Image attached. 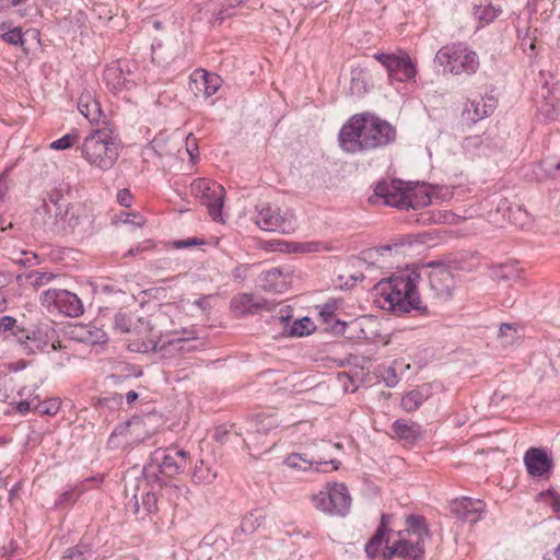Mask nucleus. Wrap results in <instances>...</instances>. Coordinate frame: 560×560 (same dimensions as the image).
<instances>
[{
    "label": "nucleus",
    "mask_w": 560,
    "mask_h": 560,
    "mask_svg": "<svg viewBox=\"0 0 560 560\" xmlns=\"http://www.w3.org/2000/svg\"><path fill=\"white\" fill-rule=\"evenodd\" d=\"M395 140V127L369 112L353 115L339 131L341 149L352 154L381 149Z\"/></svg>",
    "instance_id": "nucleus-1"
},
{
    "label": "nucleus",
    "mask_w": 560,
    "mask_h": 560,
    "mask_svg": "<svg viewBox=\"0 0 560 560\" xmlns=\"http://www.w3.org/2000/svg\"><path fill=\"white\" fill-rule=\"evenodd\" d=\"M45 207L49 213L46 224L55 234L77 233L85 236L91 235L95 230L93 210L84 203H70L58 189L48 194Z\"/></svg>",
    "instance_id": "nucleus-2"
},
{
    "label": "nucleus",
    "mask_w": 560,
    "mask_h": 560,
    "mask_svg": "<svg viewBox=\"0 0 560 560\" xmlns=\"http://www.w3.org/2000/svg\"><path fill=\"white\" fill-rule=\"evenodd\" d=\"M420 278L417 270L405 271L382 279L374 285L373 291L376 296L383 298L390 311L397 314L415 311L420 315H425L428 306L420 299L417 289Z\"/></svg>",
    "instance_id": "nucleus-3"
},
{
    "label": "nucleus",
    "mask_w": 560,
    "mask_h": 560,
    "mask_svg": "<svg viewBox=\"0 0 560 560\" xmlns=\"http://www.w3.org/2000/svg\"><path fill=\"white\" fill-rule=\"evenodd\" d=\"M121 149L118 135L108 124L91 130L78 147L81 158L101 173L108 172L115 166Z\"/></svg>",
    "instance_id": "nucleus-4"
},
{
    "label": "nucleus",
    "mask_w": 560,
    "mask_h": 560,
    "mask_svg": "<svg viewBox=\"0 0 560 560\" xmlns=\"http://www.w3.org/2000/svg\"><path fill=\"white\" fill-rule=\"evenodd\" d=\"M430 538L427 521L421 515H409L406 528L397 533V539L389 545L386 539L384 560H423L424 540Z\"/></svg>",
    "instance_id": "nucleus-5"
},
{
    "label": "nucleus",
    "mask_w": 560,
    "mask_h": 560,
    "mask_svg": "<svg viewBox=\"0 0 560 560\" xmlns=\"http://www.w3.org/2000/svg\"><path fill=\"white\" fill-rule=\"evenodd\" d=\"M435 62L444 73L457 77H471L479 70V56L467 44L451 43L441 47L435 54Z\"/></svg>",
    "instance_id": "nucleus-6"
},
{
    "label": "nucleus",
    "mask_w": 560,
    "mask_h": 560,
    "mask_svg": "<svg viewBox=\"0 0 560 560\" xmlns=\"http://www.w3.org/2000/svg\"><path fill=\"white\" fill-rule=\"evenodd\" d=\"M189 460V453L184 450L177 447L158 448L151 454L149 463L143 467V475L150 477L160 472L165 477H174L186 469Z\"/></svg>",
    "instance_id": "nucleus-7"
},
{
    "label": "nucleus",
    "mask_w": 560,
    "mask_h": 560,
    "mask_svg": "<svg viewBox=\"0 0 560 560\" xmlns=\"http://www.w3.org/2000/svg\"><path fill=\"white\" fill-rule=\"evenodd\" d=\"M314 506L329 515L345 516L351 505V497L345 483H327L312 498Z\"/></svg>",
    "instance_id": "nucleus-8"
},
{
    "label": "nucleus",
    "mask_w": 560,
    "mask_h": 560,
    "mask_svg": "<svg viewBox=\"0 0 560 560\" xmlns=\"http://www.w3.org/2000/svg\"><path fill=\"white\" fill-rule=\"evenodd\" d=\"M190 190L192 196L207 207L209 215L213 221L222 220V208L225 195L222 185L209 178H196L190 185Z\"/></svg>",
    "instance_id": "nucleus-9"
},
{
    "label": "nucleus",
    "mask_w": 560,
    "mask_h": 560,
    "mask_svg": "<svg viewBox=\"0 0 560 560\" xmlns=\"http://www.w3.org/2000/svg\"><path fill=\"white\" fill-rule=\"evenodd\" d=\"M197 339L192 329L185 328L182 332L173 331L158 340L148 339L141 342L129 343V349L135 352L166 351L168 348L183 351V343Z\"/></svg>",
    "instance_id": "nucleus-10"
},
{
    "label": "nucleus",
    "mask_w": 560,
    "mask_h": 560,
    "mask_svg": "<svg viewBox=\"0 0 560 560\" xmlns=\"http://www.w3.org/2000/svg\"><path fill=\"white\" fill-rule=\"evenodd\" d=\"M40 303L44 306H54L58 312L78 317L83 313V305L77 294L61 289H48L40 294Z\"/></svg>",
    "instance_id": "nucleus-11"
},
{
    "label": "nucleus",
    "mask_w": 560,
    "mask_h": 560,
    "mask_svg": "<svg viewBox=\"0 0 560 560\" xmlns=\"http://www.w3.org/2000/svg\"><path fill=\"white\" fill-rule=\"evenodd\" d=\"M314 445H306L301 453H292L284 459V464L295 470L307 471L314 468L316 471H327L324 466L331 465L330 470H337L340 462L330 459L326 460L325 454H316L313 450Z\"/></svg>",
    "instance_id": "nucleus-12"
},
{
    "label": "nucleus",
    "mask_w": 560,
    "mask_h": 560,
    "mask_svg": "<svg viewBox=\"0 0 560 560\" xmlns=\"http://www.w3.org/2000/svg\"><path fill=\"white\" fill-rule=\"evenodd\" d=\"M40 336V330L35 332L18 326L1 338L9 343L19 345L26 353H35L36 351L49 352V349H57L55 342L44 341Z\"/></svg>",
    "instance_id": "nucleus-13"
},
{
    "label": "nucleus",
    "mask_w": 560,
    "mask_h": 560,
    "mask_svg": "<svg viewBox=\"0 0 560 560\" xmlns=\"http://www.w3.org/2000/svg\"><path fill=\"white\" fill-rule=\"evenodd\" d=\"M256 224L268 232L289 233L294 229V219L290 214H281L277 206H261L256 215Z\"/></svg>",
    "instance_id": "nucleus-14"
},
{
    "label": "nucleus",
    "mask_w": 560,
    "mask_h": 560,
    "mask_svg": "<svg viewBox=\"0 0 560 560\" xmlns=\"http://www.w3.org/2000/svg\"><path fill=\"white\" fill-rule=\"evenodd\" d=\"M103 78L107 88L114 92L130 90L135 85V73L127 61L118 60L107 66Z\"/></svg>",
    "instance_id": "nucleus-15"
},
{
    "label": "nucleus",
    "mask_w": 560,
    "mask_h": 560,
    "mask_svg": "<svg viewBox=\"0 0 560 560\" xmlns=\"http://www.w3.org/2000/svg\"><path fill=\"white\" fill-rule=\"evenodd\" d=\"M374 195L382 198L387 206L405 209L408 188L399 179L382 180L376 184Z\"/></svg>",
    "instance_id": "nucleus-16"
},
{
    "label": "nucleus",
    "mask_w": 560,
    "mask_h": 560,
    "mask_svg": "<svg viewBox=\"0 0 560 560\" xmlns=\"http://www.w3.org/2000/svg\"><path fill=\"white\" fill-rule=\"evenodd\" d=\"M450 510L458 520L468 523H477L482 518L486 512V503L478 499L463 497L453 500L450 504Z\"/></svg>",
    "instance_id": "nucleus-17"
},
{
    "label": "nucleus",
    "mask_w": 560,
    "mask_h": 560,
    "mask_svg": "<svg viewBox=\"0 0 560 560\" xmlns=\"http://www.w3.org/2000/svg\"><path fill=\"white\" fill-rule=\"evenodd\" d=\"M495 107L497 100L492 96L468 100L462 112V118L465 122L474 125L492 115Z\"/></svg>",
    "instance_id": "nucleus-18"
},
{
    "label": "nucleus",
    "mask_w": 560,
    "mask_h": 560,
    "mask_svg": "<svg viewBox=\"0 0 560 560\" xmlns=\"http://www.w3.org/2000/svg\"><path fill=\"white\" fill-rule=\"evenodd\" d=\"M221 84V79L217 74L207 72L206 70H195L189 78V89L196 96L208 98L217 93Z\"/></svg>",
    "instance_id": "nucleus-19"
},
{
    "label": "nucleus",
    "mask_w": 560,
    "mask_h": 560,
    "mask_svg": "<svg viewBox=\"0 0 560 560\" xmlns=\"http://www.w3.org/2000/svg\"><path fill=\"white\" fill-rule=\"evenodd\" d=\"M139 495L141 497V504L145 514H152L158 511V497L155 492L148 489L147 478L138 481L132 499L128 503V506L132 509L135 514L140 512Z\"/></svg>",
    "instance_id": "nucleus-20"
},
{
    "label": "nucleus",
    "mask_w": 560,
    "mask_h": 560,
    "mask_svg": "<svg viewBox=\"0 0 560 560\" xmlns=\"http://www.w3.org/2000/svg\"><path fill=\"white\" fill-rule=\"evenodd\" d=\"M429 285L436 298H447L454 289V277L450 269L438 267L429 273Z\"/></svg>",
    "instance_id": "nucleus-21"
},
{
    "label": "nucleus",
    "mask_w": 560,
    "mask_h": 560,
    "mask_svg": "<svg viewBox=\"0 0 560 560\" xmlns=\"http://www.w3.org/2000/svg\"><path fill=\"white\" fill-rule=\"evenodd\" d=\"M387 74L390 81L407 82L416 78L417 68L407 54L395 55Z\"/></svg>",
    "instance_id": "nucleus-22"
},
{
    "label": "nucleus",
    "mask_w": 560,
    "mask_h": 560,
    "mask_svg": "<svg viewBox=\"0 0 560 560\" xmlns=\"http://www.w3.org/2000/svg\"><path fill=\"white\" fill-rule=\"evenodd\" d=\"M71 336L72 339L89 345H103L108 340L107 334L93 323L75 325Z\"/></svg>",
    "instance_id": "nucleus-23"
},
{
    "label": "nucleus",
    "mask_w": 560,
    "mask_h": 560,
    "mask_svg": "<svg viewBox=\"0 0 560 560\" xmlns=\"http://www.w3.org/2000/svg\"><path fill=\"white\" fill-rule=\"evenodd\" d=\"M524 463L528 474L534 477H541L551 467V460L546 452L536 447L525 453Z\"/></svg>",
    "instance_id": "nucleus-24"
},
{
    "label": "nucleus",
    "mask_w": 560,
    "mask_h": 560,
    "mask_svg": "<svg viewBox=\"0 0 560 560\" xmlns=\"http://www.w3.org/2000/svg\"><path fill=\"white\" fill-rule=\"evenodd\" d=\"M290 284L288 276H285L279 268H272L264 271L259 276V287L271 293H283L288 290Z\"/></svg>",
    "instance_id": "nucleus-25"
},
{
    "label": "nucleus",
    "mask_w": 560,
    "mask_h": 560,
    "mask_svg": "<svg viewBox=\"0 0 560 560\" xmlns=\"http://www.w3.org/2000/svg\"><path fill=\"white\" fill-rule=\"evenodd\" d=\"M231 308L237 315H247L257 313L261 308L270 310L265 300H257L253 294L238 293L231 300Z\"/></svg>",
    "instance_id": "nucleus-26"
},
{
    "label": "nucleus",
    "mask_w": 560,
    "mask_h": 560,
    "mask_svg": "<svg viewBox=\"0 0 560 560\" xmlns=\"http://www.w3.org/2000/svg\"><path fill=\"white\" fill-rule=\"evenodd\" d=\"M291 317L289 310L280 311L279 320L284 324L283 328L288 336L303 337L314 331L315 325L310 317L306 316L290 324L289 320Z\"/></svg>",
    "instance_id": "nucleus-27"
},
{
    "label": "nucleus",
    "mask_w": 560,
    "mask_h": 560,
    "mask_svg": "<svg viewBox=\"0 0 560 560\" xmlns=\"http://www.w3.org/2000/svg\"><path fill=\"white\" fill-rule=\"evenodd\" d=\"M524 270L517 260L492 265L489 268V276L499 281H517L522 279Z\"/></svg>",
    "instance_id": "nucleus-28"
},
{
    "label": "nucleus",
    "mask_w": 560,
    "mask_h": 560,
    "mask_svg": "<svg viewBox=\"0 0 560 560\" xmlns=\"http://www.w3.org/2000/svg\"><path fill=\"white\" fill-rule=\"evenodd\" d=\"M78 109L90 124H98L103 115L100 102L90 92H83L80 95Z\"/></svg>",
    "instance_id": "nucleus-29"
},
{
    "label": "nucleus",
    "mask_w": 560,
    "mask_h": 560,
    "mask_svg": "<svg viewBox=\"0 0 560 560\" xmlns=\"http://www.w3.org/2000/svg\"><path fill=\"white\" fill-rule=\"evenodd\" d=\"M144 326H147V324L141 318L133 320L131 314L122 311L117 312L113 320V328L119 334L139 335Z\"/></svg>",
    "instance_id": "nucleus-30"
},
{
    "label": "nucleus",
    "mask_w": 560,
    "mask_h": 560,
    "mask_svg": "<svg viewBox=\"0 0 560 560\" xmlns=\"http://www.w3.org/2000/svg\"><path fill=\"white\" fill-rule=\"evenodd\" d=\"M392 429L395 436L406 444H415L421 438L420 425L412 421L396 420Z\"/></svg>",
    "instance_id": "nucleus-31"
},
{
    "label": "nucleus",
    "mask_w": 560,
    "mask_h": 560,
    "mask_svg": "<svg viewBox=\"0 0 560 560\" xmlns=\"http://www.w3.org/2000/svg\"><path fill=\"white\" fill-rule=\"evenodd\" d=\"M390 517L392 516L388 514H382L381 523L375 534L365 545V552L369 558L374 559L377 556L380 547L383 544L387 533V526L390 522Z\"/></svg>",
    "instance_id": "nucleus-32"
},
{
    "label": "nucleus",
    "mask_w": 560,
    "mask_h": 560,
    "mask_svg": "<svg viewBox=\"0 0 560 560\" xmlns=\"http://www.w3.org/2000/svg\"><path fill=\"white\" fill-rule=\"evenodd\" d=\"M501 13V5L493 4L490 0H482L474 7L475 18L485 24L493 22Z\"/></svg>",
    "instance_id": "nucleus-33"
},
{
    "label": "nucleus",
    "mask_w": 560,
    "mask_h": 560,
    "mask_svg": "<svg viewBox=\"0 0 560 560\" xmlns=\"http://www.w3.org/2000/svg\"><path fill=\"white\" fill-rule=\"evenodd\" d=\"M265 520L266 513L261 509H255L243 517L240 530L244 534H253L264 524Z\"/></svg>",
    "instance_id": "nucleus-34"
},
{
    "label": "nucleus",
    "mask_w": 560,
    "mask_h": 560,
    "mask_svg": "<svg viewBox=\"0 0 560 560\" xmlns=\"http://www.w3.org/2000/svg\"><path fill=\"white\" fill-rule=\"evenodd\" d=\"M217 477V470L203 459L195 464L191 475L192 481L197 483H211Z\"/></svg>",
    "instance_id": "nucleus-35"
},
{
    "label": "nucleus",
    "mask_w": 560,
    "mask_h": 560,
    "mask_svg": "<svg viewBox=\"0 0 560 560\" xmlns=\"http://www.w3.org/2000/svg\"><path fill=\"white\" fill-rule=\"evenodd\" d=\"M55 275L50 272H40L37 270H33L18 277V280L24 281L25 284L31 285L34 289H39L42 287L47 285L52 279Z\"/></svg>",
    "instance_id": "nucleus-36"
},
{
    "label": "nucleus",
    "mask_w": 560,
    "mask_h": 560,
    "mask_svg": "<svg viewBox=\"0 0 560 560\" xmlns=\"http://www.w3.org/2000/svg\"><path fill=\"white\" fill-rule=\"evenodd\" d=\"M245 1L246 0H215L214 3L220 8L213 13L214 21L222 23L225 19L233 15L232 10L243 4Z\"/></svg>",
    "instance_id": "nucleus-37"
},
{
    "label": "nucleus",
    "mask_w": 560,
    "mask_h": 560,
    "mask_svg": "<svg viewBox=\"0 0 560 560\" xmlns=\"http://www.w3.org/2000/svg\"><path fill=\"white\" fill-rule=\"evenodd\" d=\"M93 556L89 544L80 542L74 547L68 548L60 560H89Z\"/></svg>",
    "instance_id": "nucleus-38"
},
{
    "label": "nucleus",
    "mask_w": 560,
    "mask_h": 560,
    "mask_svg": "<svg viewBox=\"0 0 560 560\" xmlns=\"http://www.w3.org/2000/svg\"><path fill=\"white\" fill-rule=\"evenodd\" d=\"M0 31H2V34L0 35V38L10 44V45H14V46H22L24 45V38H23V33H22V28L16 26V27H9L5 23H2L0 24Z\"/></svg>",
    "instance_id": "nucleus-39"
},
{
    "label": "nucleus",
    "mask_w": 560,
    "mask_h": 560,
    "mask_svg": "<svg viewBox=\"0 0 560 560\" xmlns=\"http://www.w3.org/2000/svg\"><path fill=\"white\" fill-rule=\"evenodd\" d=\"M406 208L405 209H418L427 207L431 203V197L428 192L424 190H412L408 188V198L406 200Z\"/></svg>",
    "instance_id": "nucleus-40"
},
{
    "label": "nucleus",
    "mask_w": 560,
    "mask_h": 560,
    "mask_svg": "<svg viewBox=\"0 0 560 560\" xmlns=\"http://www.w3.org/2000/svg\"><path fill=\"white\" fill-rule=\"evenodd\" d=\"M423 401H424V395L420 390L413 389V390L407 393L405 396H402L401 407L406 411L412 412V411L417 410L422 405Z\"/></svg>",
    "instance_id": "nucleus-41"
},
{
    "label": "nucleus",
    "mask_w": 560,
    "mask_h": 560,
    "mask_svg": "<svg viewBox=\"0 0 560 560\" xmlns=\"http://www.w3.org/2000/svg\"><path fill=\"white\" fill-rule=\"evenodd\" d=\"M499 339L503 346L513 345L518 339V328L515 324L503 323L499 328Z\"/></svg>",
    "instance_id": "nucleus-42"
},
{
    "label": "nucleus",
    "mask_w": 560,
    "mask_h": 560,
    "mask_svg": "<svg viewBox=\"0 0 560 560\" xmlns=\"http://www.w3.org/2000/svg\"><path fill=\"white\" fill-rule=\"evenodd\" d=\"M278 427V420L275 416L259 415L255 419V430L261 434H268Z\"/></svg>",
    "instance_id": "nucleus-43"
},
{
    "label": "nucleus",
    "mask_w": 560,
    "mask_h": 560,
    "mask_svg": "<svg viewBox=\"0 0 560 560\" xmlns=\"http://www.w3.org/2000/svg\"><path fill=\"white\" fill-rule=\"evenodd\" d=\"M60 400L58 398H50L44 401H37L33 409L39 415L55 416L60 409Z\"/></svg>",
    "instance_id": "nucleus-44"
},
{
    "label": "nucleus",
    "mask_w": 560,
    "mask_h": 560,
    "mask_svg": "<svg viewBox=\"0 0 560 560\" xmlns=\"http://www.w3.org/2000/svg\"><path fill=\"white\" fill-rule=\"evenodd\" d=\"M79 141L78 132L73 131L65 135L60 139H57L50 143V149L61 151L72 148Z\"/></svg>",
    "instance_id": "nucleus-45"
},
{
    "label": "nucleus",
    "mask_w": 560,
    "mask_h": 560,
    "mask_svg": "<svg viewBox=\"0 0 560 560\" xmlns=\"http://www.w3.org/2000/svg\"><path fill=\"white\" fill-rule=\"evenodd\" d=\"M81 491L74 489L67 490L62 492L59 498L56 500L57 508H66L74 504L79 499Z\"/></svg>",
    "instance_id": "nucleus-46"
},
{
    "label": "nucleus",
    "mask_w": 560,
    "mask_h": 560,
    "mask_svg": "<svg viewBox=\"0 0 560 560\" xmlns=\"http://www.w3.org/2000/svg\"><path fill=\"white\" fill-rule=\"evenodd\" d=\"M337 308L338 305L336 301L327 302L323 306H320L319 316L323 318L325 323H329L332 320Z\"/></svg>",
    "instance_id": "nucleus-47"
},
{
    "label": "nucleus",
    "mask_w": 560,
    "mask_h": 560,
    "mask_svg": "<svg viewBox=\"0 0 560 560\" xmlns=\"http://www.w3.org/2000/svg\"><path fill=\"white\" fill-rule=\"evenodd\" d=\"M18 322L14 317L5 315L0 317V336L8 335L12 329L16 328Z\"/></svg>",
    "instance_id": "nucleus-48"
},
{
    "label": "nucleus",
    "mask_w": 560,
    "mask_h": 560,
    "mask_svg": "<svg viewBox=\"0 0 560 560\" xmlns=\"http://www.w3.org/2000/svg\"><path fill=\"white\" fill-rule=\"evenodd\" d=\"M382 378H383L384 383L386 384V386H388V387L396 386L399 381L395 369L390 368V366L384 370V372L382 374Z\"/></svg>",
    "instance_id": "nucleus-49"
},
{
    "label": "nucleus",
    "mask_w": 560,
    "mask_h": 560,
    "mask_svg": "<svg viewBox=\"0 0 560 560\" xmlns=\"http://www.w3.org/2000/svg\"><path fill=\"white\" fill-rule=\"evenodd\" d=\"M307 445H316V446H313V450H314V453L316 454H325L326 455V460H330L331 458H329V448L331 447L330 443L327 442V441H324V440H320L319 442H312V443H308Z\"/></svg>",
    "instance_id": "nucleus-50"
},
{
    "label": "nucleus",
    "mask_w": 560,
    "mask_h": 560,
    "mask_svg": "<svg viewBox=\"0 0 560 560\" xmlns=\"http://www.w3.org/2000/svg\"><path fill=\"white\" fill-rule=\"evenodd\" d=\"M548 2H550V0H528L527 8L534 13L539 11L545 13L549 10L547 7Z\"/></svg>",
    "instance_id": "nucleus-51"
},
{
    "label": "nucleus",
    "mask_w": 560,
    "mask_h": 560,
    "mask_svg": "<svg viewBox=\"0 0 560 560\" xmlns=\"http://www.w3.org/2000/svg\"><path fill=\"white\" fill-rule=\"evenodd\" d=\"M153 247V244L151 241L147 240L135 247H131L126 254L125 257L135 256L139 253H143L145 250H149Z\"/></svg>",
    "instance_id": "nucleus-52"
},
{
    "label": "nucleus",
    "mask_w": 560,
    "mask_h": 560,
    "mask_svg": "<svg viewBox=\"0 0 560 560\" xmlns=\"http://www.w3.org/2000/svg\"><path fill=\"white\" fill-rule=\"evenodd\" d=\"M199 244H203V242L198 240L197 237H190V238L183 240V241H175L174 247L177 249H182V248H188V247L199 245Z\"/></svg>",
    "instance_id": "nucleus-53"
},
{
    "label": "nucleus",
    "mask_w": 560,
    "mask_h": 560,
    "mask_svg": "<svg viewBox=\"0 0 560 560\" xmlns=\"http://www.w3.org/2000/svg\"><path fill=\"white\" fill-rule=\"evenodd\" d=\"M132 200V196L130 191L126 188L120 189L117 194V201L124 207H130Z\"/></svg>",
    "instance_id": "nucleus-54"
},
{
    "label": "nucleus",
    "mask_w": 560,
    "mask_h": 560,
    "mask_svg": "<svg viewBox=\"0 0 560 560\" xmlns=\"http://www.w3.org/2000/svg\"><path fill=\"white\" fill-rule=\"evenodd\" d=\"M395 57V54H385V52H377L374 55V58L388 70L390 62L393 61V58Z\"/></svg>",
    "instance_id": "nucleus-55"
},
{
    "label": "nucleus",
    "mask_w": 560,
    "mask_h": 560,
    "mask_svg": "<svg viewBox=\"0 0 560 560\" xmlns=\"http://www.w3.org/2000/svg\"><path fill=\"white\" fill-rule=\"evenodd\" d=\"M229 430L224 425H219L214 431V440L220 443H224L228 440Z\"/></svg>",
    "instance_id": "nucleus-56"
},
{
    "label": "nucleus",
    "mask_w": 560,
    "mask_h": 560,
    "mask_svg": "<svg viewBox=\"0 0 560 560\" xmlns=\"http://www.w3.org/2000/svg\"><path fill=\"white\" fill-rule=\"evenodd\" d=\"M9 190L8 177L3 174L0 176V202L3 201Z\"/></svg>",
    "instance_id": "nucleus-57"
},
{
    "label": "nucleus",
    "mask_w": 560,
    "mask_h": 560,
    "mask_svg": "<svg viewBox=\"0 0 560 560\" xmlns=\"http://www.w3.org/2000/svg\"><path fill=\"white\" fill-rule=\"evenodd\" d=\"M15 409L18 412L24 415L27 411H30L31 409H33L32 402L28 400H21L20 402L16 404Z\"/></svg>",
    "instance_id": "nucleus-58"
},
{
    "label": "nucleus",
    "mask_w": 560,
    "mask_h": 560,
    "mask_svg": "<svg viewBox=\"0 0 560 560\" xmlns=\"http://www.w3.org/2000/svg\"><path fill=\"white\" fill-rule=\"evenodd\" d=\"M208 299V296H202L195 301V305H197L201 310H207L209 307Z\"/></svg>",
    "instance_id": "nucleus-59"
},
{
    "label": "nucleus",
    "mask_w": 560,
    "mask_h": 560,
    "mask_svg": "<svg viewBox=\"0 0 560 560\" xmlns=\"http://www.w3.org/2000/svg\"><path fill=\"white\" fill-rule=\"evenodd\" d=\"M346 327H347V324L345 322L337 320L332 328L336 332L345 334Z\"/></svg>",
    "instance_id": "nucleus-60"
},
{
    "label": "nucleus",
    "mask_w": 560,
    "mask_h": 560,
    "mask_svg": "<svg viewBox=\"0 0 560 560\" xmlns=\"http://www.w3.org/2000/svg\"><path fill=\"white\" fill-rule=\"evenodd\" d=\"M139 395L137 392L135 390H129L127 394H126V400L127 402L130 405L132 402H135L137 399H138Z\"/></svg>",
    "instance_id": "nucleus-61"
},
{
    "label": "nucleus",
    "mask_w": 560,
    "mask_h": 560,
    "mask_svg": "<svg viewBox=\"0 0 560 560\" xmlns=\"http://www.w3.org/2000/svg\"><path fill=\"white\" fill-rule=\"evenodd\" d=\"M551 506L556 513L560 514V502L558 499L552 501Z\"/></svg>",
    "instance_id": "nucleus-62"
},
{
    "label": "nucleus",
    "mask_w": 560,
    "mask_h": 560,
    "mask_svg": "<svg viewBox=\"0 0 560 560\" xmlns=\"http://www.w3.org/2000/svg\"><path fill=\"white\" fill-rule=\"evenodd\" d=\"M233 278L234 279H242V267H236L233 270Z\"/></svg>",
    "instance_id": "nucleus-63"
},
{
    "label": "nucleus",
    "mask_w": 560,
    "mask_h": 560,
    "mask_svg": "<svg viewBox=\"0 0 560 560\" xmlns=\"http://www.w3.org/2000/svg\"><path fill=\"white\" fill-rule=\"evenodd\" d=\"M550 560V559H548ZM553 560H560V546L556 549L553 553Z\"/></svg>",
    "instance_id": "nucleus-64"
}]
</instances>
